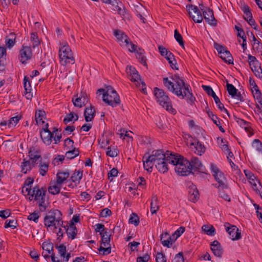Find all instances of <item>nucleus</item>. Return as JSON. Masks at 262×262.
Wrapping results in <instances>:
<instances>
[{
    "label": "nucleus",
    "instance_id": "nucleus-1",
    "mask_svg": "<svg viewBox=\"0 0 262 262\" xmlns=\"http://www.w3.org/2000/svg\"><path fill=\"white\" fill-rule=\"evenodd\" d=\"M170 78L173 82L167 77L163 79V84L167 90L181 99L186 98L188 103H193L195 98L191 93L189 84L185 83L184 79L177 74Z\"/></svg>",
    "mask_w": 262,
    "mask_h": 262
},
{
    "label": "nucleus",
    "instance_id": "nucleus-2",
    "mask_svg": "<svg viewBox=\"0 0 262 262\" xmlns=\"http://www.w3.org/2000/svg\"><path fill=\"white\" fill-rule=\"evenodd\" d=\"M43 222L48 229L53 228L55 230L63 226L62 214L58 209H51L45 216Z\"/></svg>",
    "mask_w": 262,
    "mask_h": 262
},
{
    "label": "nucleus",
    "instance_id": "nucleus-3",
    "mask_svg": "<svg viewBox=\"0 0 262 262\" xmlns=\"http://www.w3.org/2000/svg\"><path fill=\"white\" fill-rule=\"evenodd\" d=\"M98 91L103 92V100L108 105L115 107L120 103L119 96L111 86H107L106 90L100 89Z\"/></svg>",
    "mask_w": 262,
    "mask_h": 262
},
{
    "label": "nucleus",
    "instance_id": "nucleus-4",
    "mask_svg": "<svg viewBox=\"0 0 262 262\" xmlns=\"http://www.w3.org/2000/svg\"><path fill=\"white\" fill-rule=\"evenodd\" d=\"M154 95L157 102H159L160 105L162 106L163 107L172 113L176 112V110L172 108L170 98L163 90L155 88L154 89Z\"/></svg>",
    "mask_w": 262,
    "mask_h": 262
},
{
    "label": "nucleus",
    "instance_id": "nucleus-5",
    "mask_svg": "<svg viewBox=\"0 0 262 262\" xmlns=\"http://www.w3.org/2000/svg\"><path fill=\"white\" fill-rule=\"evenodd\" d=\"M59 49V62L62 66H66L68 64H74L75 59L71 48L68 45H60Z\"/></svg>",
    "mask_w": 262,
    "mask_h": 262
},
{
    "label": "nucleus",
    "instance_id": "nucleus-6",
    "mask_svg": "<svg viewBox=\"0 0 262 262\" xmlns=\"http://www.w3.org/2000/svg\"><path fill=\"white\" fill-rule=\"evenodd\" d=\"M46 189L45 188H39L38 186H36L33 188L32 198H34L35 201L38 203L41 211H45L47 206L45 204V195Z\"/></svg>",
    "mask_w": 262,
    "mask_h": 262
},
{
    "label": "nucleus",
    "instance_id": "nucleus-7",
    "mask_svg": "<svg viewBox=\"0 0 262 262\" xmlns=\"http://www.w3.org/2000/svg\"><path fill=\"white\" fill-rule=\"evenodd\" d=\"M190 161L183 157H180V161L177 164L174 169L176 173L181 176H186L191 173Z\"/></svg>",
    "mask_w": 262,
    "mask_h": 262
},
{
    "label": "nucleus",
    "instance_id": "nucleus-8",
    "mask_svg": "<svg viewBox=\"0 0 262 262\" xmlns=\"http://www.w3.org/2000/svg\"><path fill=\"white\" fill-rule=\"evenodd\" d=\"M214 47L217 50L220 57L227 63L233 64V58L227 48L222 45H220L217 43H214Z\"/></svg>",
    "mask_w": 262,
    "mask_h": 262
},
{
    "label": "nucleus",
    "instance_id": "nucleus-9",
    "mask_svg": "<svg viewBox=\"0 0 262 262\" xmlns=\"http://www.w3.org/2000/svg\"><path fill=\"white\" fill-rule=\"evenodd\" d=\"M212 175L215 180L219 183V188L222 189H227V185L225 183V177L224 173L219 169V168L214 164L211 165Z\"/></svg>",
    "mask_w": 262,
    "mask_h": 262
},
{
    "label": "nucleus",
    "instance_id": "nucleus-10",
    "mask_svg": "<svg viewBox=\"0 0 262 262\" xmlns=\"http://www.w3.org/2000/svg\"><path fill=\"white\" fill-rule=\"evenodd\" d=\"M186 9L189 14V16L196 23H201L203 17L201 11L197 6L193 5H189L186 6Z\"/></svg>",
    "mask_w": 262,
    "mask_h": 262
},
{
    "label": "nucleus",
    "instance_id": "nucleus-11",
    "mask_svg": "<svg viewBox=\"0 0 262 262\" xmlns=\"http://www.w3.org/2000/svg\"><path fill=\"white\" fill-rule=\"evenodd\" d=\"M202 87L209 96H211L213 98V99L215 103L217 104L219 109L222 111H224L230 117V116L228 110L225 108L224 104L221 102L220 99L216 95L215 93L213 91L212 88L210 86L205 85H202Z\"/></svg>",
    "mask_w": 262,
    "mask_h": 262
},
{
    "label": "nucleus",
    "instance_id": "nucleus-12",
    "mask_svg": "<svg viewBox=\"0 0 262 262\" xmlns=\"http://www.w3.org/2000/svg\"><path fill=\"white\" fill-rule=\"evenodd\" d=\"M190 161L191 172L193 174L198 173H205L206 168L197 157H192Z\"/></svg>",
    "mask_w": 262,
    "mask_h": 262
},
{
    "label": "nucleus",
    "instance_id": "nucleus-13",
    "mask_svg": "<svg viewBox=\"0 0 262 262\" xmlns=\"http://www.w3.org/2000/svg\"><path fill=\"white\" fill-rule=\"evenodd\" d=\"M32 56V50L30 47L23 45L19 52L18 59L23 64L27 63L28 60Z\"/></svg>",
    "mask_w": 262,
    "mask_h": 262
},
{
    "label": "nucleus",
    "instance_id": "nucleus-14",
    "mask_svg": "<svg viewBox=\"0 0 262 262\" xmlns=\"http://www.w3.org/2000/svg\"><path fill=\"white\" fill-rule=\"evenodd\" d=\"M42 248L43 251L41 255L46 260L49 259L53 255L55 254L53 244L50 242H43L42 244Z\"/></svg>",
    "mask_w": 262,
    "mask_h": 262
},
{
    "label": "nucleus",
    "instance_id": "nucleus-15",
    "mask_svg": "<svg viewBox=\"0 0 262 262\" xmlns=\"http://www.w3.org/2000/svg\"><path fill=\"white\" fill-rule=\"evenodd\" d=\"M126 72L129 78L133 82H136L139 84V81H141L140 76L136 68L131 66H127L126 68Z\"/></svg>",
    "mask_w": 262,
    "mask_h": 262
},
{
    "label": "nucleus",
    "instance_id": "nucleus-16",
    "mask_svg": "<svg viewBox=\"0 0 262 262\" xmlns=\"http://www.w3.org/2000/svg\"><path fill=\"white\" fill-rule=\"evenodd\" d=\"M203 17L206 22L212 26L217 25V20L215 18L213 11L210 8H206V11H203Z\"/></svg>",
    "mask_w": 262,
    "mask_h": 262
},
{
    "label": "nucleus",
    "instance_id": "nucleus-17",
    "mask_svg": "<svg viewBox=\"0 0 262 262\" xmlns=\"http://www.w3.org/2000/svg\"><path fill=\"white\" fill-rule=\"evenodd\" d=\"M28 156L31 161L32 165L33 166H35L36 162L39 159H42L39 149L34 147H32L30 148L28 152Z\"/></svg>",
    "mask_w": 262,
    "mask_h": 262
},
{
    "label": "nucleus",
    "instance_id": "nucleus-18",
    "mask_svg": "<svg viewBox=\"0 0 262 262\" xmlns=\"http://www.w3.org/2000/svg\"><path fill=\"white\" fill-rule=\"evenodd\" d=\"M226 231L230 236V238L233 240H238L241 238V232L235 226L230 225L226 228Z\"/></svg>",
    "mask_w": 262,
    "mask_h": 262
},
{
    "label": "nucleus",
    "instance_id": "nucleus-19",
    "mask_svg": "<svg viewBox=\"0 0 262 262\" xmlns=\"http://www.w3.org/2000/svg\"><path fill=\"white\" fill-rule=\"evenodd\" d=\"M166 153H164V151L162 150H154L152 152L151 155L149 156L150 157V159L154 163H155V165L159 162H161L162 160H164V159L165 158Z\"/></svg>",
    "mask_w": 262,
    "mask_h": 262
},
{
    "label": "nucleus",
    "instance_id": "nucleus-20",
    "mask_svg": "<svg viewBox=\"0 0 262 262\" xmlns=\"http://www.w3.org/2000/svg\"><path fill=\"white\" fill-rule=\"evenodd\" d=\"M89 99L85 93H83L79 97H77L75 99L72 98V101L75 106L78 107H82L85 106L88 102Z\"/></svg>",
    "mask_w": 262,
    "mask_h": 262
},
{
    "label": "nucleus",
    "instance_id": "nucleus-21",
    "mask_svg": "<svg viewBox=\"0 0 262 262\" xmlns=\"http://www.w3.org/2000/svg\"><path fill=\"white\" fill-rule=\"evenodd\" d=\"M244 173L246 178L249 180L250 183L252 185L253 189L262 197V191L257 188V184L255 183L256 178L253 173L248 170H245Z\"/></svg>",
    "mask_w": 262,
    "mask_h": 262
},
{
    "label": "nucleus",
    "instance_id": "nucleus-22",
    "mask_svg": "<svg viewBox=\"0 0 262 262\" xmlns=\"http://www.w3.org/2000/svg\"><path fill=\"white\" fill-rule=\"evenodd\" d=\"M55 248L57 249L58 254L63 258V261L68 262L71 257V255L70 253H67V248L66 246L63 244H61L60 245H56Z\"/></svg>",
    "mask_w": 262,
    "mask_h": 262
},
{
    "label": "nucleus",
    "instance_id": "nucleus-23",
    "mask_svg": "<svg viewBox=\"0 0 262 262\" xmlns=\"http://www.w3.org/2000/svg\"><path fill=\"white\" fill-rule=\"evenodd\" d=\"M62 227L66 229V233L69 238H71L72 239L75 238L77 234V229L73 222H71L69 226L63 225Z\"/></svg>",
    "mask_w": 262,
    "mask_h": 262
},
{
    "label": "nucleus",
    "instance_id": "nucleus-24",
    "mask_svg": "<svg viewBox=\"0 0 262 262\" xmlns=\"http://www.w3.org/2000/svg\"><path fill=\"white\" fill-rule=\"evenodd\" d=\"M40 134L43 143L47 145H50L53 138V133H52L50 130H47L45 131L41 130Z\"/></svg>",
    "mask_w": 262,
    "mask_h": 262
},
{
    "label": "nucleus",
    "instance_id": "nucleus-25",
    "mask_svg": "<svg viewBox=\"0 0 262 262\" xmlns=\"http://www.w3.org/2000/svg\"><path fill=\"white\" fill-rule=\"evenodd\" d=\"M211 249L214 255L221 257L223 254V249L220 243L216 240L214 241L210 244Z\"/></svg>",
    "mask_w": 262,
    "mask_h": 262
},
{
    "label": "nucleus",
    "instance_id": "nucleus-26",
    "mask_svg": "<svg viewBox=\"0 0 262 262\" xmlns=\"http://www.w3.org/2000/svg\"><path fill=\"white\" fill-rule=\"evenodd\" d=\"M169 151H167L166 152L165 156L166 161L167 164H170L176 167L177 163L180 161L181 156L180 155L172 154V153H170L169 156Z\"/></svg>",
    "mask_w": 262,
    "mask_h": 262
},
{
    "label": "nucleus",
    "instance_id": "nucleus-27",
    "mask_svg": "<svg viewBox=\"0 0 262 262\" xmlns=\"http://www.w3.org/2000/svg\"><path fill=\"white\" fill-rule=\"evenodd\" d=\"M114 34L116 37L121 46H123L124 43H128L129 38L123 32L117 30H115Z\"/></svg>",
    "mask_w": 262,
    "mask_h": 262
},
{
    "label": "nucleus",
    "instance_id": "nucleus-28",
    "mask_svg": "<svg viewBox=\"0 0 262 262\" xmlns=\"http://www.w3.org/2000/svg\"><path fill=\"white\" fill-rule=\"evenodd\" d=\"M160 241L163 246L167 248L171 247L173 242L171 237L166 232L161 235Z\"/></svg>",
    "mask_w": 262,
    "mask_h": 262
},
{
    "label": "nucleus",
    "instance_id": "nucleus-29",
    "mask_svg": "<svg viewBox=\"0 0 262 262\" xmlns=\"http://www.w3.org/2000/svg\"><path fill=\"white\" fill-rule=\"evenodd\" d=\"M70 173L67 171H59L56 174V182L58 184L62 185L67 181Z\"/></svg>",
    "mask_w": 262,
    "mask_h": 262
},
{
    "label": "nucleus",
    "instance_id": "nucleus-30",
    "mask_svg": "<svg viewBox=\"0 0 262 262\" xmlns=\"http://www.w3.org/2000/svg\"><path fill=\"white\" fill-rule=\"evenodd\" d=\"M84 116L86 122L92 121L95 116V111L91 105L90 107H86L84 112Z\"/></svg>",
    "mask_w": 262,
    "mask_h": 262
},
{
    "label": "nucleus",
    "instance_id": "nucleus-31",
    "mask_svg": "<svg viewBox=\"0 0 262 262\" xmlns=\"http://www.w3.org/2000/svg\"><path fill=\"white\" fill-rule=\"evenodd\" d=\"M46 118V112L43 110H38L35 112V119L37 124L45 123L43 120Z\"/></svg>",
    "mask_w": 262,
    "mask_h": 262
},
{
    "label": "nucleus",
    "instance_id": "nucleus-32",
    "mask_svg": "<svg viewBox=\"0 0 262 262\" xmlns=\"http://www.w3.org/2000/svg\"><path fill=\"white\" fill-rule=\"evenodd\" d=\"M49 163L48 162L40 159L38 165L39 174L42 176H45L49 170Z\"/></svg>",
    "mask_w": 262,
    "mask_h": 262
},
{
    "label": "nucleus",
    "instance_id": "nucleus-33",
    "mask_svg": "<svg viewBox=\"0 0 262 262\" xmlns=\"http://www.w3.org/2000/svg\"><path fill=\"white\" fill-rule=\"evenodd\" d=\"M101 237V244L103 245L104 247L110 245L111 234L105 230L103 232L100 233Z\"/></svg>",
    "mask_w": 262,
    "mask_h": 262
},
{
    "label": "nucleus",
    "instance_id": "nucleus-34",
    "mask_svg": "<svg viewBox=\"0 0 262 262\" xmlns=\"http://www.w3.org/2000/svg\"><path fill=\"white\" fill-rule=\"evenodd\" d=\"M191 145H193L195 148L194 152L200 156H201L205 151L206 148L200 141H198L196 143H191Z\"/></svg>",
    "mask_w": 262,
    "mask_h": 262
},
{
    "label": "nucleus",
    "instance_id": "nucleus-35",
    "mask_svg": "<svg viewBox=\"0 0 262 262\" xmlns=\"http://www.w3.org/2000/svg\"><path fill=\"white\" fill-rule=\"evenodd\" d=\"M250 68L256 77L262 79V69L260 62H256L254 65L250 67Z\"/></svg>",
    "mask_w": 262,
    "mask_h": 262
},
{
    "label": "nucleus",
    "instance_id": "nucleus-36",
    "mask_svg": "<svg viewBox=\"0 0 262 262\" xmlns=\"http://www.w3.org/2000/svg\"><path fill=\"white\" fill-rule=\"evenodd\" d=\"M61 185L58 184L57 183H50V186L48 187V191L50 193L55 195L60 192L61 187Z\"/></svg>",
    "mask_w": 262,
    "mask_h": 262
},
{
    "label": "nucleus",
    "instance_id": "nucleus-37",
    "mask_svg": "<svg viewBox=\"0 0 262 262\" xmlns=\"http://www.w3.org/2000/svg\"><path fill=\"white\" fill-rule=\"evenodd\" d=\"M83 171L76 170L74 171L70 178V180L75 183L76 184H79L80 180L82 179Z\"/></svg>",
    "mask_w": 262,
    "mask_h": 262
},
{
    "label": "nucleus",
    "instance_id": "nucleus-38",
    "mask_svg": "<svg viewBox=\"0 0 262 262\" xmlns=\"http://www.w3.org/2000/svg\"><path fill=\"white\" fill-rule=\"evenodd\" d=\"M155 166L159 172L162 173L166 172L168 170V165L166 161L165 158L164 159V160L157 163Z\"/></svg>",
    "mask_w": 262,
    "mask_h": 262
},
{
    "label": "nucleus",
    "instance_id": "nucleus-39",
    "mask_svg": "<svg viewBox=\"0 0 262 262\" xmlns=\"http://www.w3.org/2000/svg\"><path fill=\"white\" fill-rule=\"evenodd\" d=\"M159 209V206L158 203V198L156 196H153L150 203V212L151 214L156 213Z\"/></svg>",
    "mask_w": 262,
    "mask_h": 262
},
{
    "label": "nucleus",
    "instance_id": "nucleus-40",
    "mask_svg": "<svg viewBox=\"0 0 262 262\" xmlns=\"http://www.w3.org/2000/svg\"><path fill=\"white\" fill-rule=\"evenodd\" d=\"M241 9L245 14L244 16L245 20H247L250 18H252V17H253L252 14L251 12L250 7L248 6V5L244 3L243 5L241 7Z\"/></svg>",
    "mask_w": 262,
    "mask_h": 262
},
{
    "label": "nucleus",
    "instance_id": "nucleus-41",
    "mask_svg": "<svg viewBox=\"0 0 262 262\" xmlns=\"http://www.w3.org/2000/svg\"><path fill=\"white\" fill-rule=\"evenodd\" d=\"M167 56L165 58L168 61V62L171 67L172 69L175 70H178V67L177 66L176 60L174 58V56L172 53L167 52Z\"/></svg>",
    "mask_w": 262,
    "mask_h": 262
},
{
    "label": "nucleus",
    "instance_id": "nucleus-42",
    "mask_svg": "<svg viewBox=\"0 0 262 262\" xmlns=\"http://www.w3.org/2000/svg\"><path fill=\"white\" fill-rule=\"evenodd\" d=\"M21 171L25 174H26L28 171H30L32 169V165L30 160H26V159H24L23 162L21 163Z\"/></svg>",
    "mask_w": 262,
    "mask_h": 262
},
{
    "label": "nucleus",
    "instance_id": "nucleus-43",
    "mask_svg": "<svg viewBox=\"0 0 262 262\" xmlns=\"http://www.w3.org/2000/svg\"><path fill=\"white\" fill-rule=\"evenodd\" d=\"M154 165L155 163L151 160L149 156L146 158L145 161H143L144 168L148 172H151Z\"/></svg>",
    "mask_w": 262,
    "mask_h": 262
},
{
    "label": "nucleus",
    "instance_id": "nucleus-44",
    "mask_svg": "<svg viewBox=\"0 0 262 262\" xmlns=\"http://www.w3.org/2000/svg\"><path fill=\"white\" fill-rule=\"evenodd\" d=\"M189 199L192 202H195L199 199V192L197 189L188 190Z\"/></svg>",
    "mask_w": 262,
    "mask_h": 262
},
{
    "label": "nucleus",
    "instance_id": "nucleus-45",
    "mask_svg": "<svg viewBox=\"0 0 262 262\" xmlns=\"http://www.w3.org/2000/svg\"><path fill=\"white\" fill-rule=\"evenodd\" d=\"M202 230L205 233L210 236H213L215 234V229L212 225H203Z\"/></svg>",
    "mask_w": 262,
    "mask_h": 262
},
{
    "label": "nucleus",
    "instance_id": "nucleus-46",
    "mask_svg": "<svg viewBox=\"0 0 262 262\" xmlns=\"http://www.w3.org/2000/svg\"><path fill=\"white\" fill-rule=\"evenodd\" d=\"M30 40L32 43L33 48H35V47H38L40 43V41L39 39L37 34L36 32H32L31 34Z\"/></svg>",
    "mask_w": 262,
    "mask_h": 262
},
{
    "label": "nucleus",
    "instance_id": "nucleus-47",
    "mask_svg": "<svg viewBox=\"0 0 262 262\" xmlns=\"http://www.w3.org/2000/svg\"><path fill=\"white\" fill-rule=\"evenodd\" d=\"M252 146L259 154L262 155V143L259 139H254Z\"/></svg>",
    "mask_w": 262,
    "mask_h": 262
},
{
    "label": "nucleus",
    "instance_id": "nucleus-48",
    "mask_svg": "<svg viewBox=\"0 0 262 262\" xmlns=\"http://www.w3.org/2000/svg\"><path fill=\"white\" fill-rule=\"evenodd\" d=\"M252 91L254 98L256 99L258 102L262 105V95L260 91L258 90V88H257L255 89H252Z\"/></svg>",
    "mask_w": 262,
    "mask_h": 262
},
{
    "label": "nucleus",
    "instance_id": "nucleus-49",
    "mask_svg": "<svg viewBox=\"0 0 262 262\" xmlns=\"http://www.w3.org/2000/svg\"><path fill=\"white\" fill-rule=\"evenodd\" d=\"M136 57L141 64L147 67V64L146 62L147 59L144 54L143 55V53L139 52V51H137L136 52Z\"/></svg>",
    "mask_w": 262,
    "mask_h": 262
},
{
    "label": "nucleus",
    "instance_id": "nucleus-50",
    "mask_svg": "<svg viewBox=\"0 0 262 262\" xmlns=\"http://www.w3.org/2000/svg\"><path fill=\"white\" fill-rule=\"evenodd\" d=\"M227 90L230 95L232 96V97H234L235 95H236V93L238 90L235 88V86L232 84L227 83Z\"/></svg>",
    "mask_w": 262,
    "mask_h": 262
},
{
    "label": "nucleus",
    "instance_id": "nucleus-51",
    "mask_svg": "<svg viewBox=\"0 0 262 262\" xmlns=\"http://www.w3.org/2000/svg\"><path fill=\"white\" fill-rule=\"evenodd\" d=\"M174 36L176 39V40L178 42L179 45L183 48L184 49V42L182 37V36L181 35V34L179 32V31L176 29L174 30Z\"/></svg>",
    "mask_w": 262,
    "mask_h": 262
},
{
    "label": "nucleus",
    "instance_id": "nucleus-52",
    "mask_svg": "<svg viewBox=\"0 0 262 262\" xmlns=\"http://www.w3.org/2000/svg\"><path fill=\"white\" fill-rule=\"evenodd\" d=\"M79 155L78 149L74 148L71 150L67 151L66 154V157L69 159H72Z\"/></svg>",
    "mask_w": 262,
    "mask_h": 262
},
{
    "label": "nucleus",
    "instance_id": "nucleus-53",
    "mask_svg": "<svg viewBox=\"0 0 262 262\" xmlns=\"http://www.w3.org/2000/svg\"><path fill=\"white\" fill-rule=\"evenodd\" d=\"M12 36L11 38L6 37L5 38V43L7 48L9 49L12 48L15 43V37L14 36V35H11Z\"/></svg>",
    "mask_w": 262,
    "mask_h": 262
},
{
    "label": "nucleus",
    "instance_id": "nucleus-54",
    "mask_svg": "<svg viewBox=\"0 0 262 262\" xmlns=\"http://www.w3.org/2000/svg\"><path fill=\"white\" fill-rule=\"evenodd\" d=\"M17 222L16 220H6L5 223V228H11L12 229H15L17 227Z\"/></svg>",
    "mask_w": 262,
    "mask_h": 262
},
{
    "label": "nucleus",
    "instance_id": "nucleus-55",
    "mask_svg": "<svg viewBox=\"0 0 262 262\" xmlns=\"http://www.w3.org/2000/svg\"><path fill=\"white\" fill-rule=\"evenodd\" d=\"M129 222L135 226H137L139 224V218L138 216L135 213H133L130 215Z\"/></svg>",
    "mask_w": 262,
    "mask_h": 262
},
{
    "label": "nucleus",
    "instance_id": "nucleus-56",
    "mask_svg": "<svg viewBox=\"0 0 262 262\" xmlns=\"http://www.w3.org/2000/svg\"><path fill=\"white\" fill-rule=\"evenodd\" d=\"M21 116L20 115L11 118L9 119L8 123V125L9 127L15 126L16 124L18 123V122L19 121V120L21 119Z\"/></svg>",
    "mask_w": 262,
    "mask_h": 262
},
{
    "label": "nucleus",
    "instance_id": "nucleus-57",
    "mask_svg": "<svg viewBox=\"0 0 262 262\" xmlns=\"http://www.w3.org/2000/svg\"><path fill=\"white\" fill-rule=\"evenodd\" d=\"M156 262H166L167 259L165 255L162 252H158L156 256Z\"/></svg>",
    "mask_w": 262,
    "mask_h": 262
},
{
    "label": "nucleus",
    "instance_id": "nucleus-58",
    "mask_svg": "<svg viewBox=\"0 0 262 262\" xmlns=\"http://www.w3.org/2000/svg\"><path fill=\"white\" fill-rule=\"evenodd\" d=\"M39 217V215H38V212H34L31 214H30L27 219L30 221H33L35 223H37L38 222V219Z\"/></svg>",
    "mask_w": 262,
    "mask_h": 262
},
{
    "label": "nucleus",
    "instance_id": "nucleus-59",
    "mask_svg": "<svg viewBox=\"0 0 262 262\" xmlns=\"http://www.w3.org/2000/svg\"><path fill=\"white\" fill-rule=\"evenodd\" d=\"M24 86L25 90V92H28V91H31V84L29 80V78L27 76H25L24 79Z\"/></svg>",
    "mask_w": 262,
    "mask_h": 262
},
{
    "label": "nucleus",
    "instance_id": "nucleus-60",
    "mask_svg": "<svg viewBox=\"0 0 262 262\" xmlns=\"http://www.w3.org/2000/svg\"><path fill=\"white\" fill-rule=\"evenodd\" d=\"M126 46L128 48V50L130 52H135L137 46L134 44L132 41L130 40V39L129 38V41L128 43H125Z\"/></svg>",
    "mask_w": 262,
    "mask_h": 262
},
{
    "label": "nucleus",
    "instance_id": "nucleus-61",
    "mask_svg": "<svg viewBox=\"0 0 262 262\" xmlns=\"http://www.w3.org/2000/svg\"><path fill=\"white\" fill-rule=\"evenodd\" d=\"M34 182V179L33 178H32L31 177H29L27 178V179H26L24 182V186L23 187V189H22V193H24V188L27 187V186H29V187H31V185Z\"/></svg>",
    "mask_w": 262,
    "mask_h": 262
},
{
    "label": "nucleus",
    "instance_id": "nucleus-62",
    "mask_svg": "<svg viewBox=\"0 0 262 262\" xmlns=\"http://www.w3.org/2000/svg\"><path fill=\"white\" fill-rule=\"evenodd\" d=\"M184 260L183 253L181 252L176 255L172 262H184Z\"/></svg>",
    "mask_w": 262,
    "mask_h": 262
},
{
    "label": "nucleus",
    "instance_id": "nucleus-63",
    "mask_svg": "<svg viewBox=\"0 0 262 262\" xmlns=\"http://www.w3.org/2000/svg\"><path fill=\"white\" fill-rule=\"evenodd\" d=\"M98 250L99 252L103 251V255H108L111 252V247H110V245L107 247L100 246V248H98Z\"/></svg>",
    "mask_w": 262,
    "mask_h": 262
},
{
    "label": "nucleus",
    "instance_id": "nucleus-64",
    "mask_svg": "<svg viewBox=\"0 0 262 262\" xmlns=\"http://www.w3.org/2000/svg\"><path fill=\"white\" fill-rule=\"evenodd\" d=\"M150 259V256L148 254H145L143 256L137 257V262H147Z\"/></svg>",
    "mask_w": 262,
    "mask_h": 262
}]
</instances>
